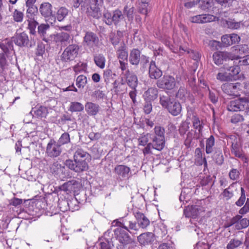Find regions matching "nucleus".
I'll return each mask as SVG.
<instances>
[{
    "label": "nucleus",
    "instance_id": "nucleus-10",
    "mask_svg": "<svg viewBox=\"0 0 249 249\" xmlns=\"http://www.w3.org/2000/svg\"><path fill=\"white\" fill-rule=\"evenodd\" d=\"M245 100L242 97L231 101L227 104V109L230 111H240L247 109L248 102Z\"/></svg>",
    "mask_w": 249,
    "mask_h": 249
},
{
    "label": "nucleus",
    "instance_id": "nucleus-39",
    "mask_svg": "<svg viewBox=\"0 0 249 249\" xmlns=\"http://www.w3.org/2000/svg\"><path fill=\"white\" fill-rule=\"evenodd\" d=\"M84 106L80 103L73 102L71 103L69 110L71 112H81L84 110Z\"/></svg>",
    "mask_w": 249,
    "mask_h": 249
},
{
    "label": "nucleus",
    "instance_id": "nucleus-11",
    "mask_svg": "<svg viewBox=\"0 0 249 249\" xmlns=\"http://www.w3.org/2000/svg\"><path fill=\"white\" fill-rule=\"evenodd\" d=\"M113 173L119 181L128 179L131 174L130 168L123 164L117 165L113 169Z\"/></svg>",
    "mask_w": 249,
    "mask_h": 249
},
{
    "label": "nucleus",
    "instance_id": "nucleus-15",
    "mask_svg": "<svg viewBox=\"0 0 249 249\" xmlns=\"http://www.w3.org/2000/svg\"><path fill=\"white\" fill-rule=\"evenodd\" d=\"M213 58L214 63L219 65L223 63L224 61H230L232 63L233 59L230 53L226 52H217L213 53Z\"/></svg>",
    "mask_w": 249,
    "mask_h": 249
},
{
    "label": "nucleus",
    "instance_id": "nucleus-49",
    "mask_svg": "<svg viewBox=\"0 0 249 249\" xmlns=\"http://www.w3.org/2000/svg\"><path fill=\"white\" fill-rule=\"evenodd\" d=\"M27 21L28 22V29L30 30V33L32 35H35L36 33V28L37 25H38V23L36 21L35 18L33 19H28Z\"/></svg>",
    "mask_w": 249,
    "mask_h": 249
},
{
    "label": "nucleus",
    "instance_id": "nucleus-23",
    "mask_svg": "<svg viewBox=\"0 0 249 249\" xmlns=\"http://www.w3.org/2000/svg\"><path fill=\"white\" fill-rule=\"evenodd\" d=\"M124 76L128 86L132 89H136L138 85V78L136 75L127 70L124 73Z\"/></svg>",
    "mask_w": 249,
    "mask_h": 249
},
{
    "label": "nucleus",
    "instance_id": "nucleus-63",
    "mask_svg": "<svg viewBox=\"0 0 249 249\" xmlns=\"http://www.w3.org/2000/svg\"><path fill=\"white\" fill-rule=\"evenodd\" d=\"M144 112L146 114H149L152 110V105L151 101H145L143 107Z\"/></svg>",
    "mask_w": 249,
    "mask_h": 249
},
{
    "label": "nucleus",
    "instance_id": "nucleus-40",
    "mask_svg": "<svg viewBox=\"0 0 249 249\" xmlns=\"http://www.w3.org/2000/svg\"><path fill=\"white\" fill-rule=\"evenodd\" d=\"M69 10L64 7H60L56 13V18L59 21L63 20L68 15Z\"/></svg>",
    "mask_w": 249,
    "mask_h": 249
},
{
    "label": "nucleus",
    "instance_id": "nucleus-55",
    "mask_svg": "<svg viewBox=\"0 0 249 249\" xmlns=\"http://www.w3.org/2000/svg\"><path fill=\"white\" fill-rule=\"evenodd\" d=\"M134 10L133 7L129 8L127 5L124 7V13L126 15L128 20L133 18Z\"/></svg>",
    "mask_w": 249,
    "mask_h": 249
},
{
    "label": "nucleus",
    "instance_id": "nucleus-54",
    "mask_svg": "<svg viewBox=\"0 0 249 249\" xmlns=\"http://www.w3.org/2000/svg\"><path fill=\"white\" fill-rule=\"evenodd\" d=\"M201 16L202 23L215 21L216 19H218L217 17L211 14H202Z\"/></svg>",
    "mask_w": 249,
    "mask_h": 249
},
{
    "label": "nucleus",
    "instance_id": "nucleus-60",
    "mask_svg": "<svg viewBox=\"0 0 249 249\" xmlns=\"http://www.w3.org/2000/svg\"><path fill=\"white\" fill-rule=\"evenodd\" d=\"M101 249H114L113 241L109 242L108 240L100 242Z\"/></svg>",
    "mask_w": 249,
    "mask_h": 249
},
{
    "label": "nucleus",
    "instance_id": "nucleus-25",
    "mask_svg": "<svg viewBox=\"0 0 249 249\" xmlns=\"http://www.w3.org/2000/svg\"><path fill=\"white\" fill-rule=\"evenodd\" d=\"M53 6L51 3L48 2L42 3L39 7V12L41 15L45 18H49L51 16L54 17L53 14Z\"/></svg>",
    "mask_w": 249,
    "mask_h": 249
},
{
    "label": "nucleus",
    "instance_id": "nucleus-5",
    "mask_svg": "<svg viewBox=\"0 0 249 249\" xmlns=\"http://www.w3.org/2000/svg\"><path fill=\"white\" fill-rule=\"evenodd\" d=\"M124 18V14L119 9H115L112 12L106 10L103 13V21L109 26L113 24L117 26Z\"/></svg>",
    "mask_w": 249,
    "mask_h": 249
},
{
    "label": "nucleus",
    "instance_id": "nucleus-30",
    "mask_svg": "<svg viewBox=\"0 0 249 249\" xmlns=\"http://www.w3.org/2000/svg\"><path fill=\"white\" fill-rule=\"evenodd\" d=\"M158 91L156 88H150L144 92L145 101H153L158 97Z\"/></svg>",
    "mask_w": 249,
    "mask_h": 249
},
{
    "label": "nucleus",
    "instance_id": "nucleus-1",
    "mask_svg": "<svg viewBox=\"0 0 249 249\" xmlns=\"http://www.w3.org/2000/svg\"><path fill=\"white\" fill-rule=\"evenodd\" d=\"M74 160H67L65 164L71 170L76 172H82L89 169L88 162L91 160V156L81 148H78L73 156Z\"/></svg>",
    "mask_w": 249,
    "mask_h": 249
},
{
    "label": "nucleus",
    "instance_id": "nucleus-32",
    "mask_svg": "<svg viewBox=\"0 0 249 249\" xmlns=\"http://www.w3.org/2000/svg\"><path fill=\"white\" fill-rule=\"evenodd\" d=\"M91 2V0H73V7L77 8L80 6L82 11H86Z\"/></svg>",
    "mask_w": 249,
    "mask_h": 249
},
{
    "label": "nucleus",
    "instance_id": "nucleus-45",
    "mask_svg": "<svg viewBox=\"0 0 249 249\" xmlns=\"http://www.w3.org/2000/svg\"><path fill=\"white\" fill-rule=\"evenodd\" d=\"M87 83V78L84 75H79L76 79V85L79 89H83Z\"/></svg>",
    "mask_w": 249,
    "mask_h": 249
},
{
    "label": "nucleus",
    "instance_id": "nucleus-4",
    "mask_svg": "<svg viewBox=\"0 0 249 249\" xmlns=\"http://www.w3.org/2000/svg\"><path fill=\"white\" fill-rule=\"evenodd\" d=\"M115 226L125 230L131 234H136L138 231V228L136 221H134L130 217H124L112 222Z\"/></svg>",
    "mask_w": 249,
    "mask_h": 249
},
{
    "label": "nucleus",
    "instance_id": "nucleus-64",
    "mask_svg": "<svg viewBox=\"0 0 249 249\" xmlns=\"http://www.w3.org/2000/svg\"><path fill=\"white\" fill-rule=\"evenodd\" d=\"M221 41L224 46L231 45V37L230 35H225L221 37Z\"/></svg>",
    "mask_w": 249,
    "mask_h": 249
},
{
    "label": "nucleus",
    "instance_id": "nucleus-29",
    "mask_svg": "<svg viewBox=\"0 0 249 249\" xmlns=\"http://www.w3.org/2000/svg\"><path fill=\"white\" fill-rule=\"evenodd\" d=\"M116 53L117 57L120 60H127L128 52L127 47L125 43L123 42L117 50Z\"/></svg>",
    "mask_w": 249,
    "mask_h": 249
},
{
    "label": "nucleus",
    "instance_id": "nucleus-17",
    "mask_svg": "<svg viewBox=\"0 0 249 249\" xmlns=\"http://www.w3.org/2000/svg\"><path fill=\"white\" fill-rule=\"evenodd\" d=\"M67 171L65 166L62 165L57 161L54 162L50 167V172L55 177L60 179L64 178Z\"/></svg>",
    "mask_w": 249,
    "mask_h": 249
},
{
    "label": "nucleus",
    "instance_id": "nucleus-57",
    "mask_svg": "<svg viewBox=\"0 0 249 249\" xmlns=\"http://www.w3.org/2000/svg\"><path fill=\"white\" fill-rule=\"evenodd\" d=\"M241 196L238 200L235 202V204L238 207L242 206L244 204L246 200L245 191L243 187L241 188Z\"/></svg>",
    "mask_w": 249,
    "mask_h": 249
},
{
    "label": "nucleus",
    "instance_id": "nucleus-56",
    "mask_svg": "<svg viewBox=\"0 0 249 249\" xmlns=\"http://www.w3.org/2000/svg\"><path fill=\"white\" fill-rule=\"evenodd\" d=\"M148 6L149 3H139L138 9L139 13L145 15V17H146L149 10Z\"/></svg>",
    "mask_w": 249,
    "mask_h": 249
},
{
    "label": "nucleus",
    "instance_id": "nucleus-48",
    "mask_svg": "<svg viewBox=\"0 0 249 249\" xmlns=\"http://www.w3.org/2000/svg\"><path fill=\"white\" fill-rule=\"evenodd\" d=\"M152 134L147 133L142 135L138 139L139 145L145 146L148 143L149 139L151 138Z\"/></svg>",
    "mask_w": 249,
    "mask_h": 249
},
{
    "label": "nucleus",
    "instance_id": "nucleus-3",
    "mask_svg": "<svg viewBox=\"0 0 249 249\" xmlns=\"http://www.w3.org/2000/svg\"><path fill=\"white\" fill-rule=\"evenodd\" d=\"M113 232L114 238L119 242L116 246L117 249H126L128 245L135 242L129 234L121 228H116Z\"/></svg>",
    "mask_w": 249,
    "mask_h": 249
},
{
    "label": "nucleus",
    "instance_id": "nucleus-7",
    "mask_svg": "<svg viewBox=\"0 0 249 249\" xmlns=\"http://www.w3.org/2000/svg\"><path fill=\"white\" fill-rule=\"evenodd\" d=\"M80 47L77 44H72L68 46L64 50L60 56L63 62H70L77 57Z\"/></svg>",
    "mask_w": 249,
    "mask_h": 249
},
{
    "label": "nucleus",
    "instance_id": "nucleus-62",
    "mask_svg": "<svg viewBox=\"0 0 249 249\" xmlns=\"http://www.w3.org/2000/svg\"><path fill=\"white\" fill-rule=\"evenodd\" d=\"M240 172L236 169H232L229 172L230 178L233 180H236L239 178Z\"/></svg>",
    "mask_w": 249,
    "mask_h": 249
},
{
    "label": "nucleus",
    "instance_id": "nucleus-13",
    "mask_svg": "<svg viewBox=\"0 0 249 249\" xmlns=\"http://www.w3.org/2000/svg\"><path fill=\"white\" fill-rule=\"evenodd\" d=\"M241 84L239 82L235 83H225L222 85V91L230 96H237L239 95V91L241 89Z\"/></svg>",
    "mask_w": 249,
    "mask_h": 249
},
{
    "label": "nucleus",
    "instance_id": "nucleus-41",
    "mask_svg": "<svg viewBox=\"0 0 249 249\" xmlns=\"http://www.w3.org/2000/svg\"><path fill=\"white\" fill-rule=\"evenodd\" d=\"M50 28V25L46 24H41L40 25L38 26L37 28V32L38 34L41 37H43V40L46 41V40L45 39V36L46 34L47 31Z\"/></svg>",
    "mask_w": 249,
    "mask_h": 249
},
{
    "label": "nucleus",
    "instance_id": "nucleus-37",
    "mask_svg": "<svg viewBox=\"0 0 249 249\" xmlns=\"http://www.w3.org/2000/svg\"><path fill=\"white\" fill-rule=\"evenodd\" d=\"M224 69L229 71L228 74L230 75L231 79L234 75L238 74L240 71L239 67L237 65L226 66L224 65Z\"/></svg>",
    "mask_w": 249,
    "mask_h": 249
},
{
    "label": "nucleus",
    "instance_id": "nucleus-16",
    "mask_svg": "<svg viewBox=\"0 0 249 249\" xmlns=\"http://www.w3.org/2000/svg\"><path fill=\"white\" fill-rule=\"evenodd\" d=\"M136 218L138 230L140 228L146 229L150 225V222L148 217L142 213L140 211H137L134 213Z\"/></svg>",
    "mask_w": 249,
    "mask_h": 249
},
{
    "label": "nucleus",
    "instance_id": "nucleus-36",
    "mask_svg": "<svg viewBox=\"0 0 249 249\" xmlns=\"http://www.w3.org/2000/svg\"><path fill=\"white\" fill-rule=\"evenodd\" d=\"M94 61L97 66L100 69L105 67L106 58L102 54H98L94 56Z\"/></svg>",
    "mask_w": 249,
    "mask_h": 249
},
{
    "label": "nucleus",
    "instance_id": "nucleus-27",
    "mask_svg": "<svg viewBox=\"0 0 249 249\" xmlns=\"http://www.w3.org/2000/svg\"><path fill=\"white\" fill-rule=\"evenodd\" d=\"M151 139L152 142L151 143L153 145V148L158 151H161L165 146V139L159 137L151 136Z\"/></svg>",
    "mask_w": 249,
    "mask_h": 249
},
{
    "label": "nucleus",
    "instance_id": "nucleus-22",
    "mask_svg": "<svg viewBox=\"0 0 249 249\" xmlns=\"http://www.w3.org/2000/svg\"><path fill=\"white\" fill-rule=\"evenodd\" d=\"M100 6L101 5L91 1L88 7L89 9L86 10V12L88 15L94 18L99 19L101 17Z\"/></svg>",
    "mask_w": 249,
    "mask_h": 249
},
{
    "label": "nucleus",
    "instance_id": "nucleus-44",
    "mask_svg": "<svg viewBox=\"0 0 249 249\" xmlns=\"http://www.w3.org/2000/svg\"><path fill=\"white\" fill-rule=\"evenodd\" d=\"M79 203V202L78 201L77 198L76 197L71 198V199H69V211L74 212L78 210L80 208Z\"/></svg>",
    "mask_w": 249,
    "mask_h": 249
},
{
    "label": "nucleus",
    "instance_id": "nucleus-42",
    "mask_svg": "<svg viewBox=\"0 0 249 249\" xmlns=\"http://www.w3.org/2000/svg\"><path fill=\"white\" fill-rule=\"evenodd\" d=\"M198 7L201 10L208 11V10L212 6L211 0H197Z\"/></svg>",
    "mask_w": 249,
    "mask_h": 249
},
{
    "label": "nucleus",
    "instance_id": "nucleus-46",
    "mask_svg": "<svg viewBox=\"0 0 249 249\" xmlns=\"http://www.w3.org/2000/svg\"><path fill=\"white\" fill-rule=\"evenodd\" d=\"M154 135L152 136L165 139V129L163 127L160 125H156L154 127Z\"/></svg>",
    "mask_w": 249,
    "mask_h": 249
},
{
    "label": "nucleus",
    "instance_id": "nucleus-24",
    "mask_svg": "<svg viewBox=\"0 0 249 249\" xmlns=\"http://www.w3.org/2000/svg\"><path fill=\"white\" fill-rule=\"evenodd\" d=\"M141 52L138 48H134L130 52L129 56V63L134 66H137L141 61Z\"/></svg>",
    "mask_w": 249,
    "mask_h": 249
},
{
    "label": "nucleus",
    "instance_id": "nucleus-50",
    "mask_svg": "<svg viewBox=\"0 0 249 249\" xmlns=\"http://www.w3.org/2000/svg\"><path fill=\"white\" fill-rule=\"evenodd\" d=\"M71 142V139L69 134L68 132H64L59 138L58 143L61 146L65 144H68Z\"/></svg>",
    "mask_w": 249,
    "mask_h": 249
},
{
    "label": "nucleus",
    "instance_id": "nucleus-20",
    "mask_svg": "<svg viewBox=\"0 0 249 249\" xmlns=\"http://www.w3.org/2000/svg\"><path fill=\"white\" fill-rule=\"evenodd\" d=\"M99 42V38L97 35L91 31L86 32L83 38V43L89 47H93Z\"/></svg>",
    "mask_w": 249,
    "mask_h": 249
},
{
    "label": "nucleus",
    "instance_id": "nucleus-6",
    "mask_svg": "<svg viewBox=\"0 0 249 249\" xmlns=\"http://www.w3.org/2000/svg\"><path fill=\"white\" fill-rule=\"evenodd\" d=\"M12 41L11 42L12 43L14 41L17 45L20 47L32 48L36 45V41L34 39L31 38L30 39L28 35L24 32L20 33H17L12 37Z\"/></svg>",
    "mask_w": 249,
    "mask_h": 249
},
{
    "label": "nucleus",
    "instance_id": "nucleus-43",
    "mask_svg": "<svg viewBox=\"0 0 249 249\" xmlns=\"http://www.w3.org/2000/svg\"><path fill=\"white\" fill-rule=\"evenodd\" d=\"M27 17L28 19H33L38 14V9L36 6L27 7Z\"/></svg>",
    "mask_w": 249,
    "mask_h": 249
},
{
    "label": "nucleus",
    "instance_id": "nucleus-26",
    "mask_svg": "<svg viewBox=\"0 0 249 249\" xmlns=\"http://www.w3.org/2000/svg\"><path fill=\"white\" fill-rule=\"evenodd\" d=\"M31 112H33L34 115L38 118H45L48 114V109L47 107L40 106L33 108Z\"/></svg>",
    "mask_w": 249,
    "mask_h": 249
},
{
    "label": "nucleus",
    "instance_id": "nucleus-28",
    "mask_svg": "<svg viewBox=\"0 0 249 249\" xmlns=\"http://www.w3.org/2000/svg\"><path fill=\"white\" fill-rule=\"evenodd\" d=\"M85 109L89 115L95 116L99 112L100 107L98 104L88 102L85 105Z\"/></svg>",
    "mask_w": 249,
    "mask_h": 249
},
{
    "label": "nucleus",
    "instance_id": "nucleus-31",
    "mask_svg": "<svg viewBox=\"0 0 249 249\" xmlns=\"http://www.w3.org/2000/svg\"><path fill=\"white\" fill-rule=\"evenodd\" d=\"M213 152L212 156L213 160L217 165H222L224 162V157L222 149L220 148L214 147Z\"/></svg>",
    "mask_w": 249,
    "mask_h": 249
},
{
    "label": "nucleus",
    "instance_id": "nucleus-33",
    "mask_svg": "<svg viewBox=\"0 0 249 249\" xmlns=\"http://www.w3.org/2000/svg\"><path fill=\"white\" fill-rule=\"evenodd\" d=\"M70 36L69 34L66 32H61L54 35L53 41L56 43H63L69 40Z\"/></svg>",
    "mask_w": 249,
    "mask_h": 249
},
{
    "label": "nucleus",
    "instance_id": "nucleus-34",
    "mask_svg": "<svg viewBox=\"0 0 249 249\" xmlns=\"http://www.w3.org/2000/svg\"><path fill=\"white\" fill-rule=\"evenodd\" d=\"M190 92L185 88L180 87L176 94V97L182 101L185 102L186 99L190 97Z\"/></svg>",
    "mask_w": 249,
    "mask_h": 249
},
{
    "label": "nucleus",
    "instance_id": "nucleus-58",
    "mask_svg": "<svg viewBox=\"0 0 249 249\" xmlns=\"http://www.w3.org/2000/svg\"><path fill=\"white\" fill-rule=\"evenodd\" d=\"M23 16L24 15L22 12L19 11L18 10L15 9L13 13V19L16 22H21L23 20Z\"/></svg>",
    "mask_w": 249,
    "mask_h": 249
},
{
    "label": "nucleus",
    "instance_id": "nucleus-61",
    "mask_svg": "<svg viewBox=\"0 0 249 249\" xmlns=\"http://www.w3.org/2000/svg\"><path fill=\"white\" fill-rule=\"evenodd\" d=\"M157 249H174V247L172 242H162L159 244Z\"/></svg>",
    "mask_w": 249,
    "mask_h": 249
},
{
    "label": "nucleus",
    "instance_id": "nucleus-47",
    "mask_svg": "<svg viewBox=\"0 0 249 249\" xmlns=\"http://www.w3.org/2000/svg\"><path fill=\"white\" fill-rule=\"evenodd\" d=\"M242 244L243 242L241 240L234 238L231 240L227 245L226 248L227 249H235L242 245Z\"/></svg>",
    "mask_w": 249,
    "mask_h": 249
},
{
    "label": "nucleus",
    "instance_id": "nucleus-2",
    "mask_svg": "<svg viewBox=\"0 0 249 249\" xmlns=\"http://www.w3.org/2000/svg\"><path fill=\"white\" fill-rule=\"evenodd\" d=\"M160 102L162 107L173 116H177L180 114L182 110L180 103L168 94L160 95Z\"/></svg>",
    "mask_w": 249,
    "mask_h": 249
},
{
    "label": "nucleus",
    "instance_id": "nucleus-38",
    "mask_svg": "<svg viewBox=\"0 0 249 249\" xmlns=\"http://www.w3.org/2000/svg\"><path fill=\"white\" fill-rule=\"evenodd\" d=\"M235 53L239 56L249 53V48L247 45L242 44L237 45L234 47Z\"/></svg>",
    "mask_w": 249,
    "mask_h": 249
},
{
    "label": "nucleus",
    "instance_id": "nucleus-51",
    "mask_svg": "<svg viewBox=\"0 0 249 249\" xmlns=\"http://www.w3.org/2000/svg\"><path fill=\"white\" fill-rule=\"evenodd\" d=\"M115 76V73H113L112 71L110 69H107L103 73V78L106 84L110 83V80L113 78L112 76Z\"/></svg>",
    "mask_w": 249,
    "mask_h": 249
},
{
    "label": "nucleus",
    "instance_id": "nucleus-19",
    "mask_svg": "<svg viewBox=\"0 0 249 249\" xmlns=\"http://www.w3.org/2000/svg\"><path fill=\"white\" fill-rule=\"evenodd\" d=\"M202 209L203 208L199 205L188 206L184 210V215L186 217L196 218Z\"/></svg>",
    "mask_w": 249,
    "mask_h": 249
},
{
    "label": "nucleus",
    "instance_id": "nucleus-9",
    "mask_svg": "<svg viewBox=\"0 0 249 249\" xmlns=\"http://www.w3.org/2000/svg\"><path fill=\"white\" fill-rule=\"evenodd\" d=\"M176 84L175 78L169 75H164L156 82V85L159 88L164 90L173 89L175 87Z\"/></svg>",
    "mask_w": 249,
    "mask_h": 249
},
{
    "label": "nucleus",
    "instance_id": "nucleus-12",
    "mask_svg": "<svg viewBox=\"0 0 249 249\" xmlns=\"http://www.w3.org/2000/svg\"><path fill=\"white\" fill-rule=\"evenodd\" d=\"M81 187L80 182L77 180L72 179L64 183L59 186L60 190L64 191L67 194L74 193L78 192Z\"/></svg>",
    "mask_w": 249,
    "mask_h": 249
},
{
    "label": "nucleus",
    "instance_id": "nucleus-21",
    "mask_svg": "<svg viewBox=\"0 0 249 249\" xmlns=\"http://www.w3.org/2000/svg\"><path fill=\"white\" fill-rule=\"evenodd\" d=\"M149 76L152 79H159L162 75V72L156 65L155 61L152 60L149 66Z\"/></svg>",
    "mask_w": 249,
    "mask_h": 249
},
{
    "label": "nucleus",
    "instance_id": "nucleus-18",
    "mask_svg": "<svg viewBox=\"0 0 249 249\" xmlns=\"http://www.w3.org/2000/svg\"><path fill=\"white\" fill-rule=\"evenodd\" d=\"M155 240V235L151 232L142 233L137 237L138 242L143 246L152 244Z\"/></svg>",
    "mask_w": 249,
    "mask_h": 249
},
{
    "label": "nucleus",
    "instance_id": "nucleus-59",
    "mask_svg": "<svg viewBox=\"0 0 249 249\" xmlns=\"http://www.w3.org/2000/svg\"><path fill=\"white\" fill-rule=\"evenodd\" d=\"M216 79L221 81H228L231 79L230 75L227 72L218 73L216 75Z\"/></svg>",
    "mask_w": 249,
    "mask_h": 249
},
{
    "label": "nucleus",
    "instance_id": "nucleus-14",
    "mask_svg": "<svg viewBox=\"0 0 249 249\" xmlns=\"http://www.w3.org/2000/svg\"><path fill=\"white\" fill-rule=\"evenodd\" d=\"M62 152L61 145L54 140H51L46 147V154L51 158L59 156Z\"/></svg>",
    "mask_w": 249,
    "mask_h": 249
},
{
    "label": "nucleus",
    "instance_id": "nucleus-8",
    "mask_svg": "<svg viewBox=\"0 0 249 249\" xmlns=\"http://www.w3.org/2000/svg\"><path fill=\"white\" fill-rule=\"evenodd\" d=\"M0 48L2 50V52L0 53V73H1L7 65L5 56H8L10 51L13 50V45L11 41H8L5 43H0Z\"/></svg>",
    "mask_w": 249,
    "mask_h": 249
},
{
    "label": "nucleus",
    "instance_id": "nucleus-52",
    "mask_svg": "<svg viewBox=\"0 0 249 249\" xmlns=\"http://www.w3.org/2000/svg\"><path fill=\"white\" fill-rule=\"evenodd\" d=\"M58 206L60 210L62 212H66L69 210V199L59 200Z\"/></svg>",
    "mask_w": 249,
    "mask_h": 249
},
{
    "label": "nucleus",
    "instance_id": "nucleus-53",
    "mask_svg": "<svg viewBox=\"0 0 249 249\" xmlns=\"http://www.w3.org/2000/svg\"><path fill=\"white\" fill-rule=\"evenodd\" d=\"M249 225V220L246 218L240 219L239 223L235 225L236 229L241 230L248 227Z\"/></svg>",
    "mask_w": 249,
    "mask_h": 249
},
{
    "label": "nucleus",
    "instance_id": "nucleus-35",
    "mask_svg": "<svg viewBox=\"0 0 249 249\" xmlns=\"http://www.w3.org/2000/svg\"><path fill=\"white\" fill-rule=\"evenodd\" d=\"M215 143L214 137L211 135L206 141V153L207 154H211L214 151L213 146Z\"/></svg>",
    "mask_w": 249,
    "mask_h": 249
}]
</instances>
